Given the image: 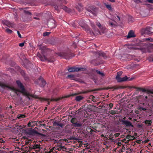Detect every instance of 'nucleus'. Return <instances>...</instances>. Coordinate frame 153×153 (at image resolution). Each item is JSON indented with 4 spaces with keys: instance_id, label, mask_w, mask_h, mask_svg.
<instances>
[{
    "instance_id": "c85d7f7f",
    "label": "nucleus",
    "mask_w": 153,
    "mask_h": 153,
    "mask_svg": "<svg viewBox=\"0 0 153 153\" xmlns=\"http://www.w3.org/2000/svg\"><path fill=\"white\" fill-rule=\"evenodd\" d=\"M7 25L9 27H12L13 26V24L9 22H7Z\"/></svg>"
},
{
    "instance_id": "412c9836",
    "label": "nucleus",
    "mask_w": 153,
    "mask_h": 153,
    "mask_svg": "<svg viewBox=\"0 0 153 153\" xmlns=\"http://www.w3.org/2000/svg\"><path fill=\"white\" fill-rule=\"evenodd\" d=\"M148 94V96H146L145 97V98H144V100L147 102H149L150 101H151V100H150V96Z\"/></svg>"
},
{
    "instance_id": "ea45409f",
    "label": "nucleus",
    "mask_w": 153,
    "mask_h": 153,
    "mask_svg": "<svg viewBox=\"0 0 153 153\" xmlns=\"http://www.w3.org/2000/svg\"><path fill=\"white\" fill-rule=\"evenodd\" d=\"M113 15H114V17L115 18H116V19H117V18H118V20L120 21V17L119 16H117V14H114Z\"/></svg>"
},
{
    "instance_id": "052dcab7",
    "label": "nucleus",
    "mask_w": 153,
    "mask_h": 153,
    "mask_svg": "<svg viewBox=\"0 0 153 153\" xmlns=\"http://www.w3.org/2000/svg\"><path fill=\"white\" fill-rule=\"evenodd\" d=\"M17 33H18L19 37L20 38H21L22 36H21L20 33L18 31H17Z\"/></svg>"
},
{
    "instance_id": "4be33fe9",
    "label": "nucleus",
    "mask_w": 153,
    "mask_h": 153,
    "mask_svg": "<svg viewBox=\"0 0 153 153\" xmlns=\"http://www.w3.org/2000/svg\"><path fill=\"white\" fill-rule=\"evenodd\" d=\"M101 90L99 88V89H94L93 90H88L87 91H85L84 92H83V93L84 94H85V93H88L89 92H92V91H99V90Z\"/></svg>"
},
{
    "instance_id": "393cba45",
    "label": "nucleus",
    "mask_w": 153,
    "mask_h": 153,
    "mask_svg": "<svg viewBox=\"0 0 153 153\" xmlns=\"http://www.w3.org/2000/svg\"><path fill=\"white\" fill-rule=\"evenodd\" d=\"M144 123L146 124H148L149 126H150L151 125V124H152V121L151 120H146L145 121Z\"/></svg>"
},
{
    "instance_id": "e2e57ef3",
    "label": "nucleus",
    "mask_w": 153,
    "mask_h": 153,
    "mask_svg": "<svg viewBox=\"0 0 153 153\" xmlns=\"http://www.w3.org/2000/svg\"><path fill=\"white\" fill-rule=\"evenodd\" d=\"M134 1L137 3H139L140 2V0H134Z\"/></svg>"
},
{
    "instance_id": "9b49d317",
    "label": "nucleus",
    "mask_w": 153,
    "mask_h": 153,
    "mask_svg": "<svg viewBox=\"0 0 153 153\" xmlns=\"http://www.w3.org/2000/svg\"><path fill=\"white\" fill-rule=\"evenodd\" d=\"M134 78H129V77H128L126 76H125V77L121 78L120 77L119 78L116 79L118 82H123L126 81H130L132 80Z\"/></svg>"
},
{
    "instance_id": "423d86ee",
    "label": "nucleus",
    "mask_w": 153,
    "mask_h": 153,
    "mask_svg": "<svg viewBox=\"0 0 153 153\" xmlns=\"http://www.w3.org/2000/svg\"><path fill=\"white\" fill-rule=\"evenodd\" d=\"M85 69L83 68H78L76 67H71L68 69V71L70 72H78L80 71H83L85 70Z\"/></svg>"
},
{
    "instance_id": "680f3d73",
    "label": "nucleus",
    "mask_w": 153,
    "mask_h": 153,
    "mask_svg": "<svg viewBox=\"0 0 153 153\" xmlns=\"http://www.w3.org/2000/svg\"><path fill=\"white\" fill-rule=\"evenodd\" d=\"M147 1L150 3H153V0H147Z\"/></svg>"
},
{
    "instance_id": "b1692460",
    "label": "nucleus",
    "mask_w": 153,
    "mask_h": 153,
    "mask_svg": "<svg viewBox=\"0 0 153 153\" xmlns=\"http://www.w3.org/2000/svg\"><path fill=\"white\" fill-rule=\"evenodd\" d=\"M69 139L71 140H77L78 138L75 137L74 136H71L69 138Z\"/></svg>"
},
{
    "instance_id": "7ed1b4c3",
    "label": "nucleus",
    "mask_w": 153,
    "mask_h": 153,
    "mask_svg": "<svg viewBox=\"0 0 153 153\" xmlns=\"http://www.w3.org/2000/svg\"><path fill=\"white\" fill-rule=\"evenodd\" d=\"M58 55L59 56L66 59H69L73 56L72 54L69 51L59 53Z\"/></svg>"
},
{
    "instance_id": "0e129e2a",
    "label": "nucleus",
    "mask_w": 153,
    "mask_h": 153,
    "mask_svg": "<svg viewBox=\"0 0 153 153\" xmlns=\"http://www.w3.org/2000/svg\"><path fill=\"white\" fill-rule=\"evenodd\" d=\"M1 141H0L1 143H5V141L3 140L2 139V138H1Z\"/></svg>"
},
{
    "instance_id": "4d7b16f0",
    "label": "nucleus",
    "mask_w": 153,
    "mask_h": 153,
    "mask_svg": "<svg viewBox=\"0 0 153 153\" xmlns=\"http://www.w3.org/2000/svg\"><path fill=\"white\" fill-rule=\"evenodd\" d=\"M27 126L29 127H32L31 122H29L27 124Z\"/></svg>"
},
{
    "instance_id": "2eb2a0df",
    "label": "nucleus",
    "mask_w": 153,
    "mask_h": 153,
    "mask_svg": "<svg viewBox=\"0 0 153 153\" xmlns=\"http://www.w3.org/2000/svg\"><path fill=\"white\" fill-rule=\"evenodd\" d=\"M86 9L88 12L90 13V14H89L90 15H96L95 8L91 7L89 8H86Z\"/></svg>"
},
{
    "instance_id": "e433bc0d",
    "label": "nucleus",
    "mask_w": 153,
    "mask_h": 153,
    "mask_svg": "<svg viewBox=\"0 0 153 153\" xmlns=\"http://www.w3.org/2000/svg\"><path fill=\"white\" fill-rule=\"evenodd\" d=\"M105 6H106V7L109 10H110L112 9V7H111V5L105 4Z\"/></svg>"
},
{
    "instance_id": "37998d69",
    "label": "nucleus",
    "mask_w": 153,
    "mask_h": 153,
    "mask_svg": "<svg viewBox=\"0 0 153 153\" xmlns=\"http://www.w3.org/2000/svg\"><path fill=\"white\" fill-rule=\"evenodd\" d=\"M59 121H58L57 122L55 121L53 123V126H58V125L59 124Z\"/></svg>"
},
{
    "instance_id": "f257e3e1",
    "label": "nucleus",
    "mask_w": 153,
    "mask_h": 153,
    "mask_svg": "<svg viewBox=\"0 0 153 153\" xmlns=\"http://www.w3.org/2000/svg\"><path fill=\"white\" fill-rule=\"evenodd\" d=\"M40 50H41L42 55L39 53L38 52L37 54V56L40 59V60L42 61H45L47 60L49 62H53L54 61V59L53 58H48L45 55L44 53L46 52V50H43L40 48Z\"/></svg>"
},
{
    "instance_id": "9d476101",
    "label": "nucleus",
    "mask_w": 153,
    "mask_h": 153,
    "mask_svg": "<svg viewBox=\"0 0 153 153\" xmlns=\"http://www.w3.org/2000/svg\"><path fill=\"white\" fill-rule=\"evenodd\" d=\"M96 25L99 27L100 29V30L99 31V33L100 34H102L106 32V28L102 26L100 22H97Z\"/></svg>"
},
{
    "instance_id": "5701e85b",
    "label": "nucleus",
    "mask_w": 153,
    "mask_h": 153,
    "mask_svg": "<svg viewBox=\"0 0 153 153\" xmlns=\"http://www.w3.org/2000/svg\"><path fill=\"white\" fill-rule=\"evenodd\" d=\"M89 99L91 100L94 102H96L97 101L95 99V97L93 95H90L89 97Z\"/></svg>"
},
{
    "instance_id": "f704fd0d",
    "label": "nucleus",
    "mask_w": 153,
    "mask_h": 153,
    "mask_svg": "<svg viewBox=\"0 0 153 153\" xmlns=\"http://www.w3.org/2000/svg\"><path fill=\"white\" fill-rule=\"evenodd\" d=\"M108 23L109 24V25L111 26V27H113L115 26V24L112 22L111 21H109L108 22Z\"/></svg>"
},
{
    "instance_id": "20e7f679",
    "label": "nucleus",
    "mask_w": 153,
    "mask_h": 153,
    "mask_svg": "<svg viewBox=\"0 0 153 153\" xmlns=\"http://www.w3.org/2000/svg\"><path fill=\"white\" fill-rule=\"evenodd\" d=\"M16 83L18 85V87L20 88V90H16L14 89V90L16 91V93L18 95L17 91L20 92L22 93L25 94V89L24 88V86L23 85L22 83L19 80H17L16 81Z\"/></svg>"
},
{
    "instance_id": "2f4dec72",
    "label": "nucleus",
    "mask_w": 153,
    "mask_h": 153,
    "mask_svg": "<svg viewBox=\"0 0 153 153\" xmlns=\"http://www.w3.org/2000/svg\"><path fill=\"white\" fill-rule=\"evenodd\" d=\"M40 147L39 146V145L38 144H36L33 146V149H40Z\"/></svg>"
},
{
    "instance_id": "6e6d98bb",
    "label": "nucleus",
    "mask_w": 153,
    "mask_h": 153,
    "mask_svg": "<svg viewBox=\"0 0 153 153\" xmlns=\"http://www.w3.org/2000/svg\"><path fill=\"white\" fill-rule=\"evenodd\" d=\"M148 47H150L152 49H153V44H149Z\"/></svg>"
},
{
    "instance_id": "3c124183",
    "label": "nucleus",
    "mask_w": 153,
    "mask_h": 153,
    "mask_svg": "<svg viewBox=\"0 0 153 153\" xmlns=\"http://www.w3.org/2000/svg\"><path fill=\"white\" fill-rule=\"evenodd\" d=\"M58 126L60 127L61 128H62L63 126H64V125L62 123H60V122H59V124L58 125Z\"/></svg>"
},
{
    "instance_id": "5fc2aeb1",
    "label": "nucleus",
    "mask_w": 153,
    "mask_h": 153,
    "mask_svg": "<svg viewBox=\"0 0 153 153\" xmlns=\"http://www.w3.org/2000/svg\"><path fill=\"white\" fill-rule=\"evenodd\" d=\"M120 88L117 86H114L112 87L111 88L113 89L114 90H116L118 89H119Z\"/></svg>"
},
{
    "instance_id": "864d4df0",
    "label": "nucleus",
    "mask_w": 153,
    "mask_h": 153,
    "mask_svg": "<svg viewBox=\"0 0 153 153\" xmlns=\"http://www.w3.org/2000/svg\"><path fill=\"white\" fill-rule=\"evenodd\" d=\"M120 135V134L119 133H115L114 134V136H115V137H117L119 136V135Z\"/></svg>"
},
{
    "instance_id": "de8ad7c7",
    "label": "nucleus",
    "mask_w": 153,
    "mask_h": 153,
    "mask_svg": "<svg viewBox=\"0 0 153 153\" xmlns=\"http://www.w3.org/2000/svg\"><path fill=\"white\" fill-rule=\"evenodd\" d=\"M74 76L73 75H68L67 76V77L68 78H74Z\"/></svg>"
},
{
    "instance_id": "72a5a7b5",
    "label": "nucleus",
    "mask_w": 153,
    "mask_h": 153,
    "mask_svg": "<svg viewBox=\"0 0 153 153\" xmlns=\"http://www.w3.org/2000/svg\"><path fill=\"white\" fill-rule=\"evenodd\" d=\"M25 117V114H20L19 115V117L18 118L19 119L24 118Z\"/></svg>"
},
{
    "instance_id": "603ef678",
    "label": "nucleus",
    "mask_w": 153,
    "mask_h": 153,
    "mask_svg": "<svg viewBox=\"0 0 153 153\" xmlns=\"http://www.w3.org/2000/svg\"><path fill=\"white\" fill-rule=\"evenodd\" d=\"M113 104L112 103H110L109 104V107H110V109H111L113 107Z\"/></svg>"
},
{
    "instance_id": "1a4fd4ad",
    "label": "nucleus",
    "mask_w": 153,
    "mask_h": 153,
    "mask_svg": "<svg viewBox=\"0 0 153 153\" xmlns=\"http://www.w3.org/2000/svg\"><path fill=\"white\" fill-rule=\"evenodd\" d=\"M79 24L81 26L82 28L85 30H88V27L87 24L85 23V21L84 20H82L79 21Z\"/></svg>"
},
{
    "instance_id": "13d9d810",
    "label": "nucleus",
    "mask_w": 153,
    "mask_h": 153,
    "mask_svg": "<svg viewBox=\"0 0 153 153\" xmlns=\"http://www.w3.org/2000/svg\"><path fill=\"white\" fill-rule=\"evenodd\" d=\"M19 45L20 47H23L24 45V43L22 42V43H19Z\"/></svg>"
},
{
    "instance_id": "4c0bfd02",
    "label": "nucleus",
    "mask_w": 153,
    "mask_h": 153,
    "mask_svg": "<svg viewBox=\"0 0 153 153\" xmlns=\"http://www.w3.org/2000/svg\"><path fill=\"white\" fill-rule=\"evenodd\" d=\"M90 22V25L92 27V28L94 29L95 28V25L94 23L93 22Z\"/></svg>"
},
{
    "instance_id": "6ab92c4d",
    "label": "nucleus",
    "mask_w": 153,
    "mask_h": 153,
    "mask_svg": "<svg viewBox=\"0 0 153 153\" xmlns=\"http://www.w3.org/2000/svg\"><path fill=\"white\" fill-rule=\"evenodd\" d=\"M0 86L3 89H5L6 88H8V85L5 84L4 83L0 81Z\"/></svg>"
},
{
    "instance_id": "c9c22d12",
    "label": "nucleus",
    "mask_w": 153,
    "mask_h": 153,
    "mask_svg": "<svg viewBox=\"0 0 153 153\" xmlns=\"http://www.w3.org/2000/svg\"><path fill=\"white\" fill-rule=\"evenodd\" d=\"M6 31L8 33H11L13 32L9 28H7L6 30Z\"/></svg>"
},
{
    "instance_id": "a211bd4d",
    "label": "nucleus",
    "mask_w": 153,
    "mask_h": 153,
    "mask_svg": "<svg viewBox=\"0 0 153 153\" xmlns=\"http://www.w3.org/2000/svg\"><path fill=\"white\" fill-rule=\"evenodd\" d=\"M91 126H88L86 128V131L88 132L89 133H93V132H94V131L93 130L92 128H91Z\"/></svg>"
},
{
    "instance_id": "39448f33",
    "label": "nucleus",
    "mask_w": 153,
    "mask_h": 153,
    "mask_svg": "<svg viewBox=\"0 0 153 153\" xmlns=\"http://www.w3.org/2000/svg\"><path fill=\"white\" fill-rule=\"evenodd\" d=\"M70 121L75 127H80L82 126V124L78 121L76 118L74 117L72 118Z\"/></svg>"
},
{
    "instance_id": "69168bd1",
    "label": "nucleus",
    "mask_w": 153,
    "mask_h": 153,
    "mask_svg": "<svg viewBox=\"0 0 153 153\" xmlns=\"http://www.w3.org/2000/svg\"><path fill=\"white\" fill-rule=\"evenodd\" d=\"M31 97H33V98H37V97H36V95H30Z\"/></svg>"
},
{
    "instance_id": "dca6fc26",
    "label": "nucleus",
    "mask_w": 153,
    "mask_h": 153,
    "mask_svg": "<svg viewBox=\"0 0 153 153\" xmlns=\"http://www.w3.org/2000/svg\"><path fill=\"white\" fill-rule=\"evenodd\" d=\"M39 82L41 87H44L46 84V81L42 77L39 78Z\"/></svg>"
},
{
    "instance_id": "473e14b6",
    "label": "nucleus",
    "mask_w": 153,
    "mask_h": 153,
    "mask_svg": "<svg viewBox=\"0 0 153 153\" xmlns=\"http://www.w3.org/2000/svg\"><path fill=\"white\" fill-rule=\"evenodd\" d=\"M109 112L111 114H115L116 113V111L114 110H111L109 111Z\"/></svg>"
},
{
    "instance_id": "58836bf2",
    "label": "nucleus",
    "mask_w": 153,
    "mask_h": 153,
    "mask_svg": "<svg viewBox=\"0 0 153 153\" xmlns=\"http://www.w3.org/2000/svg\"><path fill=\"white\" fill-rule=\"evenodd\" d=\"M127 137L128 139L130 140H132L134 139V137L131 135H128Z\"/></svg>"
},
{
    "instance_id": "c03bdc74",
    "label": "nucleus",
    "mask_w": 153,
    "mask_h": 153,
    "mask_svg": "<svg viewBox=\"0 0 153 153\" xmlns=\"http://www.w3.org/2000/svg\"><path fill=\"white\" fill-rule=\"evenodd\" d=\"M54 7L56 10H57V11H59V7H58V6L57 5H54Z\"/></svg>"
},
{
    "instance_id": "f3484780",
    "label": "nucleus",
    "mask_w": 153,
    "mask_h": 153,
    "mask_svg": "<svg viewBox=\"0 0 153 153\" xmlns=\"http://www.w3.org/2000/svg\"><path fill=\"white\" fill-rule=\"evenodd\" d=\"M135 37V35L133 31L132 30H130L128 33L127 38H130L131 37Z\"/></svg>"
},
{
    "instance_id": "bb28decb",
    "label": "nucleus",
    "mask_w": 153,
    "mask_h": 153,
    "mask_svg": "<svg viewBox=\"0 0 153 153\" xmlns=\"http://www.w3.org/2000/svg\"><path fill=\"white\" fill-rule=\"evenodd\" d=\"M96 71L97 74H99L101 76L103 77L105 76V75L103 73L101 72L100 71L97 70H96Z\"/></svg>"
},
{
    "instance_id": "f03ea898",
    "label": "nucleus",
    "mask_w": 153,
    "mask_h": 153,
    "mask_svg": "<svg viewBox=\"0 0 153 153\" xmlns=\"http://www.w3.org/2000/svg\"><path fill=\"white\" fill-rule=\"evenodd\" d=\"M97 54L99 56L96 59L92 61V63L94 64L95 65H98L102 63V62L100 57V56H102L104 59H105L107 57L106 54L102 51H98L97 53Z\"/></svg>"
},
{
    "instance_id": "c756f323",
    "label": "nucleus",
    "mask_w": 153,
    "mask_h": 153,
    "mask_svg": "<svg viewBox=\"0 0 153 153\" xmlns=\"http://www.w3.org/2000/svg\"><path fill=\"white\" fill-rule=\"evenodd\" d=\"M140 49L142 51V52H143V53H145L148 51L149 52H150V51H149L148 49L145 48H140Z\"/></svg>"
},
{
    "instance_id": "6e6552de",
    "label": "nucleus",
    "mask_w": 153,
    "mask_h": 153,
    "mask_svg": "<svg viewBox=\"0 0 153 153\" xmlns=\"http://www.w3.org/2000/svg\"><path fill=\"white\" fill-rule=\"evenodd\" d=\"M27 133L30 135H35L36 134H37L38 135H41L42 136H44V135L42 133H41L36 131L34 130H29L27 132Z\"/></svg>"
},
{
    "instance_id": "8fccbe9b",
    "label": "nucleus",
    "mask_w": 153,
    "mask_h": 153,
    "mask_svg": "<svg viewBox=\"0 0 153 153\" xmlns=\"http://www.w3.org/2000/svg\"><path fill=\"white\" fill-rule=\"evenodd\" d=\"M127 57L128 58L130 59H131L133 58V56L130 55H128Z\"/></svg>"
},
{
    "instance_id": "f8f14e48",
    "label": "nucleus",
    "mask_w": 153,
    "mask_h": 153,
    "mask_svg": "<svg viewBox=\"0 0 153 153\" xmlns=\"http://www.w3.org/2000/svg\"><path fill=\"white\" fill-rule=\"evenodd\" d=\"M134 88L137 89V90L140 91L144 92H146L148 94H153V91L152 90L146 89L144 88L139 87H134Z\"/></svg>"
},
{
    "instance_id": "338daca9",
    "label": "nucleus",
    "mask_w": 153,
    "mask_h": 153,
    "mask_svg": "<svg viewBox=\"0 0 153 153\" xmlns=\"http://www.w3.org/2000/svg\"><path fill=\"white\" fill-rule=\"evenodd\" d=\"M45 124H42L41 123V125H40V126H43V127H45Z\"/></svg>"
},
{
    "instance_id": "a19ab883",
    "label": "nucleus",
    "mask_w": 153,
    "mask_h": 153,
    "mask_svg": "<svg viewBox=\"0 0 153 153\" xmlns=\"http://www.w3.org/2000/svg\"><path fill=\"white\" fill-rule=\"evenodd\" d=\"M76 8L77 9V10H78V11L79 12H80V11H82V7L81 6H80V7H76Z\"/></svg>"
},
{
    "instance_id": "7c9ffc66",
    "label": "nucleus",
    "mask_w": 153,
    "mask_h": 153,
    "mask_svg": "<svg viewBox=\"0 0 153 153\" xmlns=\"http://www.w3.org/2000/svg\"><path fill=\"white\" fill-rule=\"evenodd\" d=\"M24 12L25 13H26V14H27L28 15L30 16H31L30 17H31L32 14L30 12H29V11H27V10H24Z\"/></svg>"
},
{
    "instance_id": "a878e982",
    "label": "nucleus",
    "mask_w": 153,
    "mask_h": 153,
    "mask_svg": "<svg viewBox=\"0 0 153 153\" xmlns=\"http://www.w3.org/2000/svg\"><path fill=\"white\" fill-rule=\"evenodd\" d=\"M62 8L65 11L67 12H69L70 11V9L66 6H62Z\"/></svg>"
},
{
    "instance_id": "a18cd8bd",
    "label": "nucleus",
    "mask_w": 153,
    "mask_h": 153,
    "mask_svg": "<svg viewBox=\"0 0 153 153\" xmlns=\"http://www.w3.org/2000/svg\"><path fill=\"white\" fill-rule=\"evenodd\" d=\"M145 40L150 42H153V38H146L145 39Z\"/></svg>"
},
{
    "instance_id": "09e8293b",
    "label": "nucleus",
    "mask_w": 153,
    "mask_h": 153,
    "mask_svg": "<svg viewBox=\"0 0 153 153\" xmlns=\"http://www.w3.org/2000/svg\"><path fill=\"white\" fill-rule=\"evenodd\" d=\"M31 123L32 127H33L36 125V121H31Z\"/></svg>"
},
{
    "instance_id": "49530a36",
    "label": "nucleus",
    "mask_w": 153,
    "mask_h": 153,
    "mask_svg": "<svg viewBox=\"0 0 153 153\" xmlns=\"http://www.w3.org/2000/svg\"><path fill=\"white\" fill-rule=\"evenodd\" d=\"M36 126H40V125H41V123H42V122L41 121H37L36 122Z\"/></svg>"
},
{
    "instance_id": "0eeeda50",
    "label": "nucleus",
    "mask_w": 153,
    "mask_h": 153,
    "mask_svg": "<svg viewBox=\"0 0 153 153\" xmlns=\"http://www.w3.org/2000/svg\"><path fill=\"white\" fill-rule=\"evenodd\" d=\"M152 29V27H147L146 28L143 29L142 30L141 34L143 35L144 34H150L152 33L153 34V32L151 31Z\"/></svg>"
},
{
    "instance_id": "bf43d9fd",
    "label": "nucleus",
    "mask_w": 153,
    "mask_h": 153,
    "mask_svg": "<svg viewBox=\"0 0 153 153\" xmlns=\"http://www.w3.org/2000/svg\"><path fill=\"white\" fill-rule=\"evenodd\" d=\"M140 109H142L143 111H145L147 110V108H144V107H141Z\"/></svg>"
},
{
    "instance_id": "79ce46f5",
    "label": "nucleus",
    "mask_w": 153,
    "mask_h": 153,
    "mask_svg": "<svg viewBox=\"0 0 153 153\" xmlns=\"http://www.w3.org/2000/svg\"><path fill=\"white\" fill-rule=\"evenodd\" d=\"M50 34V33L46 32L43 33V36H48Z\"/></svg>"
},
{
    "instance_id": "4468645a",
    "label": "nucleus",
    "mask_w": 153,
    "mask_h": 153,
    "mask_svg": "<svg viewBox=\"0 0 153 153\" xmlns=\"http://www.w3.org/2000/svg\"><path fill=\"white\" fill-rule=\"evenodd\" d=\"M103 126L102 124L99 123H95L94 125L92 127V128L95 130L99 132L100 131V129L102 128Z\"/></svg>"
},
{
    "instance_id": "774afa93",
    "label": "nucleus",
    "mask_w": 153,
    "mask_h": 153,
    "mask_svg": "<svg viewBox=\"0 0 153 153\" xmlns=\"http://www.w3.org/2000/svg\"><path fill=\"white\" fill-rule=\"evenodd\" d=\"M128 48L129 49H132L133 48V47L131 45H129L128 47Z\"/></svg>"
},
{
    "instance_id": "aec40b11",
    "label": "nucleus",
    "mask_w": 153,
    "mask_h": 153,
    "mask_svg": "<svg viewBox=\"0 0 153 153\" xmlns=\"http://www.w3.org/2000/svg\"><path fill=\"white\" fill-rule=\"evenodd\" d=\"M84 97L81 96L79 95L76 96L75 99L77 101H79L81 100H82L83 99Z\"/></svg>"
},
{
    "instance_id": "cd10ccee",
    "label": "nucleus",
    "mask_w": 153,
    "mask_h": 153,
    "mask_svg": "<svg viewBox=\"0 0 153 153\" xmlns=\"http://www.w3.org/2000/svg\"><path fill=\"white\" fill-rule=\"evenodd\" d=\"M122 74V71H120L118 72L117 74V75L116 77V79L120 77V76H121Z\"/></svg>"
},
{
    "instance_id": "ddd939ff",
    "label": "nucleus",
    "mask_w": 153,
    "mask_h": 153,
    "mask_svg": "<svg viewBox=\"0 0 153 153\" xmlns=\"http://www.w3.org/2000/svg\"><path fill=\"white\" fill-rule=\"evenodd\" d=\"M121 122L122 124L123 125H125L126 127H133L134 126L132 123L128 121L121 120Z\"/></svg>"
}]
</instances>
